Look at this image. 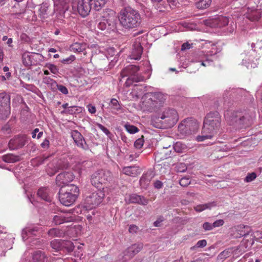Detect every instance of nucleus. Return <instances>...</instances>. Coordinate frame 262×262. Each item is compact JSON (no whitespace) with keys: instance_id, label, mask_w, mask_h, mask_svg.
I'll use <instances>...</instances> for the list:
<instances>
[{"instance_id":"37998d69","label":"nucleus","mask_w":262,"mask_h":262,"mask_svg":"<svg viewBox=\"0 0 262 262\" xmlns=\"http://www.w3.org/2000/svg\"><path fill=\"white\" fill-rule=\"evenodd\" d=\"M62 247L66 248L68 252L73 251L74 248L73 243L70 241L62 242Z\"/></svg>"},{"instance_id":"f03ea898","label":"nucleus","mask_w":262,"mask_h":262,"mask_svg":"<svg viewBox=\"0 0 262 262\" xmlns=\"http://www.w3.org/2000/svg\"><path fill=\"white\" fill-rule=\"evenodd\" d=\"M121 25L126 29H132L138 27L141 23L139 13L130 8L122 10L119 16Z\"/></svg>"},{"instance_id":"680f3d73","label":"nucleus","mask_w":262,"mask_h":262,"mask_svg":"<svg viewBox=\"0 0 262 262\" xmlns=\"http://www.w3.org/2000/svg\"><path fill=\"white\" fill-rule=\"evenodd\" d=\"M75 59V56L74 55H71L69 57L64 59L62 60V62L70 63L73 61Z\"/></svg>"},{"instance_id":"aec40b11","label":"nucleus","mask_w":262,"mask_h":262,"mask_svg":"<svg viewBox=\"0 0 262 262\" xmlns=\"http://www.w3.org/2000/svg\"><path fill=\"white\" fill-rule=\"evenodd\" d=\"M71 136L75 144L79 147L84 148L85 141L81 134L77 130H73L71 132Z\"/></svg>"},{"instance_id":"2f4dec72","label":"nucleus","mask_w":262,"mask_h":262,"mask_svg":"<svg viewBox=\"0 0 262 262\" xmlns=\"http://www.w3.org/2000/svg\"><path fill=\"white\" fill-rule=\"evenodd\" d=\"M211 0H200L196 4V7L200 9H204L210 6Z\"/></svg>"},{"instance_id":"0eeeda50","label":"nucleus","mask_w":262,"mask_h":262,"mask_svg":"<svg viewBox=\"0 0 262 262\" xmlns=\"http://www.w3.org/2000/svg\"><path fill=\"white\" fill-rule=\"evenodd\" d=\"M111 173L108 171L102 170L94 172L91 178V183L96 187H100V185L106 183L111 178Z\"/></svg>"},{"instance_id":"a211bd4d","label":"nucleus","mask_w":262,"mask_h":262,"mask_svg":"<svg viewBox=\"0 0 262 262\" xmlns=\"http://www.w3.org/2000/svg\"><path fill=\"white\" fill-rule=\"evenodd\" d=\"M38 232V229L36 227H29L23 230L22 231V238L25 241L29 238H31L34 236L37 235Z\"/></svg>"},{"instance_id":"a18cd8bd","label":"nucleus","mask_w":262,"mask_h":262,"mask_svg":"<svg viewBox=\"0 0 262 262\" xmlns=\"http://www.w3.org/2000/svg\"><path fill=\"white\" fill-rule=\"evenodd\" d=\"M46 67L49 69L54 74H57L58 73V68L53 64L47 63L46 64Z\"/></svg>"},{"instance_id":"423d86ee","label":"nucleus","mask_w":262,"mask_h":262,"mask_svg":"<svg viewBox=\"0 0 262 262\" xmlns=\"http://www.w3.org/2000/svg\"><path fill=\"white\" fill-rule=\"evenodd\" d=\"M160 118L168 127L173 126L178 121L179 116L177 112L171 108L165 109L160 115Z\"/></svg>"},{"instance_id":"f8f14e48","label":"nucleus","mask_w":262,"mask_h":262,"mask_svg":"<svg viewBox=\"0 0 262 262\" xmlns=\"http://www.w3.org/2000/svg\"><path fill=\"white\" fill-rule=\"evenodd\" d=\"M206 26L213 28H222L225 27L229 23L228 18L223 16L209 18L204 21Z\"/></svg>"},{"instance_id":"8fccbe9b","label":"nucleus","mask_w":262,"mask_h":262,"mask_svg":"<svg viewBox=\"0 0 262 262\" xmlns=\"http://www.w3.org/2000/svg\"><path fill=\"white\" fill-rule=\"evenodd\" d=\"M256 178V174L254 172L249 173L245 178L246 182H250L253 181Z\"/></svg>"},{"instance_id":"de8ad7c7","label":"nucleus","mask_w":262,"mask_h":262,"mask_svg":"<svg viewBox=\"0 0 262 262\" xmlns=\"http://www.w3.org/2000/svg\"><path fill=\"white\" fill-rule=\"evenodd\" d=\"M144 141L142 138H139L134 143V146L137 149H140L144 144Z\"/></svg>"},{"instance_id":"ea45409f","label":"nucleus","mask_w":262,"mask_h":262,"mask_svg":"<svg viewBox=\"0 0 262 262\" xmlns=\"http://www.w3.org/2000/svg\"><path fill=\"white\" fill-rule=\"evenodd\" d=\"M173 148L176 152H182L185 149L186 146L180 142H177L174 144Z\"/></svg>"},{"instance_id":"dca6fc26","label":"nucleus","mask_w":262,"mask_h":262,"mask_svg":"<svg viewBox=\"0 0 262 262\" xmlns=\"http://www.w3.org/2000/svg\"><path fill=\"white\" fill-rule=\"evenodd\" d=\"M125 201L127 203H138L142 205H146L148 203V200L147 199L136 194L126 195Z\"/></svg>"},{"instance_id":"bb28decb","label":"nucleus","mask_w":262,"mask_h":262,"mask_svg":"<svg viewBox=\"0 0 262 262\" xmlns=\"http://www.w3.org/2000/svg\"><path fill=\"white\" fill-rule=\"evenodd\" d=\"M231 254V250L226 249L221 252L217 256L216 259L217 262H223L226 258L230 256Z\"/></svg>"},{"instance_id":"864d4df0","label":"nucleus","mask_w":262,"mask_h":262,"mask_svg":"<svg viewBox=\"0 0 262 262\" xmlns=\"http://www.w3.org/2000/svg\"><path fill=\"white\" fill-rule=\"evenodd\" d=\"M224 221L223 220H222V219H220V220H216L215 221L213 224H212V226H213V228H216V227H220V226H222L224 225Z\"/></svg>"},{"instance_id":"1a4fd4ad","label":"nucleus","mask_w":262,"mask_h":262,"mask_svg":"<svg viewBox=\"0 0 262 262\" xmlns=\"http://www.w3.org/2000/svg\"><path fill=\"white\" fill-rule=\"evenodd\" d=\"M111 16L103 18L98 24V28L101 30H106L108 32L114 31L116 30V19L115 13L113 11L111 12Z\"/></svg>"},{"instance_id":"2eb2a0df","label":"nucleus","mask_w":262,"mask_h":262,"mask_svg":"<svg viewBox=\"0 0 262 262\" xmlns=\"http://www.w3.org/2000/svg\"><path fill=\"white\" fill-rule=\"evenodd\" d=\"M143 248L142 244H134L128 247L124 252V259L126 260L139 253Z\"/></svg>"},{"instance_id":"49530a36","label":"nucleus","mask_w":262,"mask_h":262,"mask_svg":"<svg viewBox=\"0 0 262 262\" xmlns=\"http://www.w3.org/2000/svg\"><path fill=\"white\" fill-rule=\"evenodd\" d=\"M54 5L58 6L59 8H65L67 0H53Z\"/></svg>"},{"instance_id":"3c124183","label":"nucleus","mask_w":262,"mask_h":262,"mask_svg":"<svg viewBox=\"0 0 262 262\" xmlns=\"http://www.w3.org/2000/svg\"><path fill=\"white\" fill-rule=\"evenodd\" d=\"M127 70L129 71L130 75L133 76L139 71V69L136 66L131 65L127 68Z\"/></svg>"},{"instance_id":"774afa93","label":"nucleus","mask_w":262,"mask_h":262,"mask_svg":"<svg viewBox=\"0 0 262 262\" xmlns=\"http://www.w3.org/2000/svg\"><path fill=\"white\" fill-rule=\"evenodd\" d=\"M162 186V183L159 181H157L155 183V187L157 188H160Z\"/></svg>"},{"instance_id":"5fc2aeb1","label":"nucleus","mask_w":262,"mask_h":262,"mask_svg":"<svg viewBox=\"0 0 262 262\" xmlns=\"http://www.w3.org/2000/svg\"><path fill=\"white\" fill-rule=\"evenodd\" d=\"M203 228L205 231L211 230L213 229L212 224L205 222L203 224Z\"/></svg>"},{"instance_id":"4c0bfd02","label":"nucleus","mask_w":262,"mask_h":262,"mask_svg":"<svg viewBox=\"0 0 262 262\" xmlns=\"http://www.w3.org/2000/svg\"><path fill=\"white\" fill-rule=\"evenodd\" d=\"M88 48L91 50L92 56L97 54H101L103 55V54L101 52L99 47L96 44L89 45L88 46Z\"/></svg>"},{"instance_id":"6e6d98bb","label":"nucleus","mask_w":262,"mask_h":262,"mask_svg":"<svg viewBox=\"0 0 262 262\" xmlns=\"http://www.w3.org/2000/svg\"><path fill=\"white\" fill-rule=\"evenodd\" d=\"M96 125L106 135H108L110 134L109 130L102 124L97 123Z\"/></svg>"},{"instance_id":"f257e3e1","label":"nucleus","mask_w":262,"mask_h":262,"mask_svg":"<svg viewBox=\"0 0 262 262\" xmlns=\"http://www.w3.org/2000/svg\"><path fill=\"white\" fill-rule=\"evenodd\" d=\"M221 124V117L217 112H211L205 117L202 135L198 136L195 139L198 142H202L212 138L219 130Z\"/></svg>"},{"instance_id":"ddd939ff","label":"nucleus","mask_w":262,"mask_h":262,"mask_svg":"<svg viewBox=\"0 0 262 262\" xmlns=\"http://www.w3.org/2000/svg\"><path fill=\"white\" fill-rule=\"evenodd\" d=\"M54 13L50 4L48 2H45L39 5L38 15L42 20L49 18Z\"/></svg>"},{"instance_id":"412c9836","label":"nucleus","mask_w":262,"mask_h":262,"mask_svg":"<svg viewBox=\"0 0 262 262\" xmlns=\"http://www.w3.org/2000/svg\"><path fill=\"white\" fill-rule=\"evenodd\" d=\"M152 95H157V98H152L154 102L156 105V108L158 111L162 106L165 100V96L161 93H151Z\"/></svg>"},{"instance_id":"e2e57ef3","label":"nucleus","mask_w":262,"mask_h":262,"mask_svg":"<svg viewBox=\"0 0 262 262\" xmlns=\"http://www.w3.org/2000/svg\"><path fill=\"white\" fill-rule=\"evenodd\" d=\"M49 141L47 139H45L41 144V146L43 148H47L49 147Z\"/></svg>"},{"instance_id":"79ce46f5","label":"nucleus","mask_w":262,"mask_h":262,"mask_svg":"<svg viewBox=\"0 0 262 262\" xmlns=\"http://www.w3.org/2000/svg\"><path fill=\"white\" fill-rule=\"evenodd\" d=\"M76 170L77 171L78 173L80 175H81L84 173V172L86 171V167L85 166V164L84 163L82 164H78L76 167H75Z\"/></svg>"},{"instance_id":"473e14b6","label":"nucleus","mask_w":262,"mask_h":262,"mask_svg":"<svg viewBox=\"0 0 262 262\" xmlns=\"http://www.w3.org/2000/svg\"><path fill=\"white\" fill-rule=\"evenodd\" d=\"M83 110V108L82 107L77 106H71L67 108L66 110H64V112L66 113L73 114L77 113H81L82 112Z\"/></svg>"},{"instance_id":"e433bc0d","label":"nucleus","mask_w":262,"mask_h":262,"mask_svg":"<svg viewBox=\"0 0 262 262\" xmlns=\"http://www.w3.org/2000/svg\"><path fill=\"white\" fill-rule=\"evenodd\" d=\"M207 245V241L205 239L199 241L196 244L190 248L191 251H195L198 248L205 247Z\"/></svg>"},{"instance_id":"72a5a7b5","label":"nucleus","mask_w":262,"mask_h":262,"mask_svg":"<svg viewBox=\"0 0 262 262\" xmlns=\"http://www.w3.org/2000/svg\"><path fill=\"white\" fill-rule=\"evenodd\" d=\"M32 257L34 260L37 261L44 262L46 259L45 254L40 251L35 252Z\"/></svg>"},{"instance_id":"7c9ffc66","label":"nucleus","mask_w":262,"mask_h":262,"mask_svg":"<svg viewBox=\"0 0 262 262\" xmlns=\"http://www.w3.org/2000/svg\"><path fill=\"white\" fill-rule=\"evenodd\" d=\"M215 204L214 202L209 203L203 205H197L194 208L196 211L201 212L206 209H210L211 207L215 206Z\"/></svg>"},{"instance_id":"603ef678","label":"nucleus","mask_w":262,"mask_h":262,"mask_svg":"<svg viewBox=\"0 0 262 262\" xmlns=\"http://www.w3.org/2000/svg\"><path fill=\"white\" fill-rule=\"evenodd\" d=\"M111 104L114 107V109L119 110L120 109V106L118 101L116 99H112L111 100Z\"/></svg>"},{"instance_id":"a19ab883","label":"nucleus","mask_w":262,"mask_h":262,"mask_svg":"<svg viewBox=\"0 0 262 262\" xmlns=\"http://www.w3.org/2000/svg\"><path fill=\"white\" fill-rule=\"evenodd\" d=\"M124 127L126 131L129 134H135L139 132L138 128L134 125L125 124Z\"/></svg>"},{"instance_id":"052dcab7","label":"nucleus","mask_w":262,"mask_h":262,"mask_svg":"<svg viewBox=\"0 0 262 262\" xmlns=\"http://www.w3.org/2000/svg\"><path fill=\"white\" fill-rule=\"evenodd\" d=\"M138 230V228L137 226L135 225H132L129 227V232L131 233H135L137 232Z\"/></svg>"},{"instance_id":"58836bf2","label":"nucleus","mask_w":262,"mask_h":262,"mask_svg":"<svg viewBox=\"0 0 262 262\" xmlns=\"http://www.w3.org/2000/svg\"><path fill=\"white\" fill-rule=\"evenodd\" d=\"M51 246L55 251H59L62 248V243L57 239L52 241L51 242Z\"/></svg>"},{"instance_id":"393cba45","label":"nucleus","mask_w":262,"mask_h":262,"mask_svg":"<svg viewBox=\"0 0 262 262\" xmlns=\"http://www.w3.org/2000/svg\"><path fill=\"white\" fill-rule=\"evenodd\" d=\"M106 0H90L93 8L96 10H99L105 4Z\"/></svg>"},{"instance_id":"f3484780","label":"nucleus","mask_w":262,"mask_h":262,"mask_svg":"<svg viewBox=\"0 0 262 262\" xmlns=\"http://www.w3.org/2000/svg\"><path fill=\"white\" fill-rule=\"evenodd\" d=\"M244 15L250 21H257L261 17V11L260 10L255 9L253 8H248L247 12Z\"/></svg>"},{"instance_id":"6ab92c4d","label":"nucleus","mask_w":262,"mask_h":262,"mask_svg":"<svg viewBox=\"0 0 262 262\" xmlns=\"http://www.w3.org/2000/svg\"><path fill=\"white\" fill-rule=\"evenodd\" d=\"M142 54V46L139 42H136L133 46L132 53L130 55V58L135 60H139L140 59Z\"/></svg>"},{"instance_id":"7ed1b4c3","label":"nucleus","mask_w":262,"mask_h":262,"mask_svg":"<svg viewBox=\"0 0 262 262\" xmlns=\"http://www.w3.org/2000/svg\"><path fill=\"white\" fill-rule=\"evenodd\" d=\"M79 194L78 188L75 185H67L59 191V201L66 206L72 205Z\"/></svg>"},{"instance_id":"c756f323","label":"nucleus","mask_w":262,"mask_h":262,"mask_svg":"<svg viewBox=\"0 0 262 262\" xmlns=\"http://www.w3.org/2000/svg\"><path fill=\"white\" fill-rule=\"evenodd\" d=\"M10 114L9 106L6 105L5 107L1 105L0 106V119H4L6 118Z\"/></svg>"},{"instance_id":"69168bd1","label":"nucleus","mask_w":262,"mask_h":262,"mask_svg":"<svg viewBox=\"0 0 262 262\" xmlns=\"http://www.w3.org/2000/svg\"><path fill=\"white\" fill-rule=\"evenodd\" d=\"M1 98H3V99H5L6 100H7V101L9 103L10 102V98H9V96H8L5 93H2V94H0V99Z\"/></svg>"},{"instance_id":"9b49d317","label":"nucleus","mask_w":262,"mask_h":262,"mask_svg":"<svg viewBox=\"0 0 262 262\" xmlns=\"http://www.w3.org/2000/svg\"><path fill=\"white\" fill-rule=\"evenodd\" d=\"M211 46L212 47L209 54H205L204 51L200 52L195 55V61L201 62V65L204 67L210 66L214 58L213 55L216 53V51H213L216 48L215 45L211 44Z\"/></svg>"},{"instance_id":"6e6552de","label":"nucleus","mask_w":262,"mask_h":262,"mask_svg":"<svg viewBox=\"0 0 262 262\" xmlns=\"http://www.w3.org/2000/svg\"><path fill=\"white\" fill-rule=\"evenodd\" d=\"M72 7L73 9H76L82 17L87 16L93 8L90 0H73Z\"/></svg>"},{"instance_id":"9d476101","label":"nucleus","mask_w":262,"mask_h":262,"mask_svg":"<svg viewBox=\"0 0 262 262\" xmlns=\"http://www.w3.org/2000/svg\"><path fill=\"white\" fill-rule=\"evenodd\" d=\"M157 95H152L151 93L145 94L141 98L140 104L141 108L144 111L157 112L158 111L152 98H156Z\"/></svg>"},{"instance_id":"4be33fe9","label":"nucleus","mask_w":262,"mask_h":262,"mask_svg":"<svg viewBox=\"0 0 262 262\" xmlns=\"http://www.w3.org/2000/svg\"><path fill=\"white\" fill-rule=\"evenodd\" d=\"M122 172L131 177H136L140 173V169L138 167L128 166L125 167L122 169Z\"/></svg>"},{"instance_id":"f704fd0d","label":"nucleus","mask_w":262,"mask_h":262,"mask_svg":"<svg viewBox=\"0 0 262 262\" xmlns=\"http://www.w3.org/2000/svg\"><path fill=\"white\" fill-rule=\"evenodd\" d=\"M143 93V88L142 87L137 86L130 93V95L133 98L137 99L142 95Z\"/></svg>"},{"instance_id":"0e129e2a","label":"nucleus","mask_w":262,"mask_h":262,"mask_svg":"<svg viewBox=\"0 0 262 262\" xmlns=\"http://www.w3.org/2000/svg\"><path fill=\"white\" fill-rule=\"evenodd\" d=\"M190 48H191L190 44H189V43H187V42L184 43L182 46L181 50L182 51H184V50H185L187 49H189Z\"/></svg>"},{"instance_id":"338daca9","label":"nucleus","mask_w":262,"mask_h":262,"mask_svg":"<svg viewBox=\"0 0 262 262\" xmlns=\"http://www.w3.org/2000/svg\"><path fill=\"white\" fill-rule=\"evenodd\" d=\"M140 183L142 184L143 182L147 183L149 182V179H146V175H143L140 180Z\"/></svg>"},{"instance_id":"09e8293b","label":"nucleus","mask_w":262,"mask_h":262,"mask_svg":"<svg viewBox=\"0 0 262 262\" xmlns=\"http://www.w3.org/2000/svg\"><path fill=\"white\" fill-rule=\"evenodd\" d=\"M190 183V180L189 178L188 177H184L182 178L180 180V184L182 186L186 187L188 186Z\"/></svg>"},{"instance_id":"bf43d9fd","label":"nucleus","mask_w":262,"mask_h":262,"mask_svg":"<svg viewBox=\"0 0 262 262\" xmlns=\"http://www.w3.org/2000/svg\"><path fill=\"white\" fill-rule=\"evenodd\" d=\"M23 63L27 66H29L31 64V61L29 60V57L28 55L23 56Z\"/></svg>"},{"instance_id":"cd10ccee","label":"nucleus","mask_w":262,"mask_h":262,"mask_svg":"<svg viewBox=\"0 0 262 262\" xmlns=\"http://www.w3.org/2000/svg\"><path fill=\"white\" fill-rule=\"evenodd\" d=\"M249 227L244 225H240L237 226V231L238 232V236L237 237H242L247 235L249 234Z\"/></svg>"},{"instance_id":"c9c22d12","label":"nucleus","mask_w":262,"mask_h":262,"mask_svg":"<svg viewBox=\"0 0 262 262\" xmlns=\"http://www.w3.org/2000/svg\"><path fill=\"white\" fill-rule=\"evenodd\" d=\"M68 220L61 214L55 215L53 217V223L55 225H59L64 222H68Z\"/></svg>"},{"instance_id":"5701e85b","label":"nucleus","mask_w":262,"mask_h":262,"mask_svg":"<svg viewBox=\"0 0 262 262\" xmlns=\"http://www.w3.org/2000/svg\"><path fill=\"white\" fill-rule=\"evenodd\" d=\"M87 47L88 46L85 43L75 42L70 46V50L73 52H83Z\"/></svg>"},{"instance_id":"20e7f679","label":"nucleus","mask_w":262,"mask_h":262,"mask_svg":"<svg viewBox=\"0 0 262 262\" xmlns=\"http://www.w3.org/2000/svg\"><path fill=\"white\" fill-rule=\"evenodd\" d=\"M104 188L102 189H99L91 193L87 196L84 200V205L82 207L83 213L88 210H91L96 208L103 201L104 198Z\"/></svg>"},{"instance_id":"c85d7f7f","label":"nucleus","mask_w":262,"mask_h":262,"mask_svg":"<svg viewBox=\"0 0 262 262\" xmlns=\"http://www.w3.org/2000/svg\"><path fill=\"white\" fill-rule=\"evenodd\" d=\"M3 160L5 162L7 163H14L19 161V157L12 154H8L5 155L3 157Z\"/></svg>"},{"instance_id":"39448f33","label":"nucleus","mask_w":262,"mask_h":262,"mask_svg":"<svg viewBox=\"0 0 262 262\" xmlns=\"http://www.w3.org/2000/svg\"><path fill=\"white\" fill-rule=\"evenodd\" d=\"M199 128L198 122L192 119H187L179 125L180 132L183 135H189L196 132Z\"/></svg>"},{"instance_id":"13d9d810","label":"nucleus","mask_w":262,"mask_h":262,"mask_svg":"<svg viewBox=\"0 0 262 262\" xmlns=\"http://www.w3.org/2000/svg\"><path fill=\"white\" fill-rule=\"evenodd\" d=\"M58 89L63 94H67L68 93V90L67 88L62 85H58Z\"/></svg>"},{"instance_id":"4468645a","label":"nucleus","mask_w":262,"mask_h":262,"mask_svg":"<svg viewBox=\"0 0 262 262\" xmlns=\"http://www.w3.org/2000/svg\"><path fill=\"white\" fill-rule=\"evenodd\" d=\"M74 178V175L71 171H66L59 173L56 177V183L59 186L63 187L72 182Z\"/></svg>"},{"instance_id":"c03bdc74","label":"nucleus","mask_w":262,"mask_h":262,"mask_svg":"<svg viewBox=\"0 0 262 262\" xmlns=\"http://www.w3.org/2000/svg\"><path fill=\"white\" fill-rule=\"evenodd\" d=\"M48 234L52 236H61L62 233L58 229L53 228L48 231Z\"/></svg>"},{"instance_id":"a878e982","label":"nucleus","mask_w":262,"mask_h":262,"mask_svg":"<svg viewBox=\"0 0 262 262\" xmlns=\"http://www.w3.org/2000/svg\"><path fill=\"white\" fill-rule=\"evenodd\" d=\"M37 195L46 201L50 202L51 201V197L48 195V190L46 188H40L37 192Z\"/></svg>"},{"instance_id":"4d7b16f0","label":"nucleus","mask_w":262,"mask_h":262,"mask_svg":"<svg viewBox=\"0 0 262 262\" xmlns=\"http://www.w3.org/2000/svg\"><path fill=\"white\" fill-rule=\"evenodd\" d=\"M88 111L91 114H95L96 112V107L91 104H88L86 106Z\"/></svg>"},{"instance_id":"b1692460","label":"nucleus","mask_w":262,"mask_h":262,"mask_svg":"<svg viewBox=\"0 0 262 262\" xmlns=\"http://www.w3.org/2000/svg\"><path fill=\"white\" fill-rule=\"evenodd\" d=\"M255 55V52L253 51L251 54L249 56L248 58H246L245 59H243L242 64L246 66L248 68H255L257 67V63L255 62L253 60L250 62L251 60V57H253Z\"/></svg>"}]
</instances>
